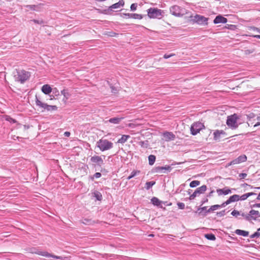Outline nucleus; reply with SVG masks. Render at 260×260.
Returning a JSON list of instances; mask_svg holds the SVG:
<instances>
[{"instance_id":"c9c22d12","label":"nucleus","mask_w":260,"mask_h":260,"mask_svg":"<svg viewBox=\"0 0 260 260\" xmlns=\"http://www.w3.org/2000/svg\"><path fill=\"white\" fill-rule=\"evenodd\" d=\"M200 184V181L198 180H193L190 183L189 186L190 187H195Z\"/></svg>"},{"instance_id":"c85d7f7f","label":"nucleus","mask_w":260,"mask_h":260,"mask_svg":"<svg viewBox=\"0 0 260 260\" xmlns=\"http://www.w3.org/2000/svg\"><path fill=\"white\" fill-rule=\"evenodd\" d=\"M156 157L154 155H150L148 156V161H149V165L150 166L153 165L155 161Z\"/></svg>"},{"instance_id":"72a5a7b5","label":"nucleus","mask_w":260,"mask_h":260,"mask_svg":"<svg viewBox=\"0 0 260 260\" xmlns=\"http://www.w3.org/2000/svg\"><path fill=\"white\" fill-rule=\"evenodd\" d=\"M81 222L84 224H88V225L92 224L94 223V222L93 221H92L91 219H87V218H85V219H83L81 221Z\"/></svg>"},{"instance_id":"7c9ffc66","label":"nucleus","mask_w":260,"mask_h":260,"mask_svg":"<svg viewBox=\"0 0 260 260\" xmlns=\"http://www.w3.org/2000/svg\"><path fill=\"white\" fill-rule=\"evenodd\" d=\"M205 237L209 240L214 241L216 239L215 236L213 234H207L205 235Z\"/></svg>"},{"instance_id":"b1692460","label":"nucleus","mask_w":260,"mask_h":260,"mask_svg":"<svg viewBox=\"0 0 260 260\" xmlns=\"http://www.w3.org/2000/svg\"><path fill=\"white\" fill-rule=\"evenodd\" d=\"M43 5V4H40L38 5H28L25 6V7L26 8H28L30 10H34V11H39V9L40 8V6Z\"/></svg>"},{"instance_id":"bb28decb","label":"nucleus","mask_w":260,"mask_h":260,"mask_svg":"<svg viewBox=\"0 0 260 260\" xmlns=\"http://www.w3.org/2000/svg\"><path fill=\"white\" fill-rule=\"evenodd\" d=\"M93 196L96 198V200L99 201H101L103 199L102 193L98 191H95L93 192Z\"/></svg>"},{"instance_id":"f8f14e48","label":"nucleus","mask_w":260,"mask_h":260,"mask_svg":"<svg viewBox=\"0 0 260 260\" xmlns=\"http://www.w3.org/2000/svg\"><path fill=\"white\" fill-rule=\"evenodd\" d=\"M124 5V1L120 0L118 3L113 4L111 6L109 7L108 9L107 10H106L105 11H107V13H109L110 12L112 11L113 9L119 8L120 7L123 6Z\"/></svg>"},{"instance_id":"9d476101","label":"nucleus","mask_w":260,"mask_h":260,"mask_svg":"<svg viewBox=\"0 0 260 260\" xmlns=\"http://www.w3.org/2000/svg\"><path fill=\"white\" fill-rule=\"evenodd\" d=\"M30 77V73L24 70H22L17 72V80L20 81L21 83H24L25 81L28 80Z\"/></svg>"},{"instance_id":"e433bc0d","label":"nucleus","mask_w":260,"mask_h":260,"mask_svg":"<svg viewBox=\"0 0 260 260\" xmlns=\"http://www.w3.org/2000/svg\"><path fill=\"white\" fill-rule=\"evenodd\" d=\"M239 163L245 162L247 160V156L245 155H241L237 157Z\"/></svg>"},{"instance_id":"8fccbe9b","label":"nucleus","mask_w":260,"mask_h":260,"mask_svg":"<svg viewBox=\"0 0 260 260\" xmlns=\"http://www.w3.org/2000/svg\"><path fill=\"white\" fill-rule=\"evenodd\" d=\"M256 119L257 120V122L254 125V127H256L260 125V114L259 116L256 117Z\"/></svg>"},{"instance_id":"7ed1b4c3","label":"nucleus","mask_w":260,"mask_h":260,"mask_svg":"<svg viewBox=\"0 0 260 260\" xmlns=\"http://www.w3.org/2000/svg\"><path fill=\"white\" fill-rule=\"evenodd\" d=\"M148 16L150 18L161 19L164 16L163 10L155 8H150L147 10Z\"/></svg>"},{"instance_id":"de8ad7c7","label":"nucleus","mask_w":260,"mask_h":260,"mask_svg":"<svg viewBox=\"0 0 260 260\" xmlns=\"http://www.w3.org/2000/svg\"><path fill=\"white\" fill-rule=\"evenodd\" d=\"M177 206L180 209H184L185 208V204L183 203L178 202L177 203Z\"/></svg>"},{"instance_id":"2f4dec72","label":"nucleus","mask_w":260,"mask_h":260,"mask_svg":"<svg viewBox=\"0 0 260 260\" xmlns=\"http://www.w3.org/2000/svg\"><path fill=\"white\" fill-rule=\"evenodd\" d=\"M139 145L142 148H147L149 146L148 141H140L139 142Z\"/></svg>"},{"instance_id":"6e6d98bb","label":"nucleus","mask_w":260,"mask_h":260,"mask_svg":"<svg viewBox=\"0 0 260 260\" xmlns=\"http://www.w3.org/2000/svg\"><path fill=\"white\" fill-rule=\"evenodd\" d=\"M174 55H175L174 54H169V55L166 54H165L164 55V58H166V59H168V58H170V57H171L172 56H173Z\"/></svg>"},{"instance_id":"5fc2aeb1","label":"nucleus","mask_w":260,"mask_h":260,"mask_svg":"<svg viewBox=\"0 0 260 260\" xmlns=\"http://www.w3.org/2000/svg\"><path fill=\"white\" fill-rule=\"evenodd\" d=\"M251 208H260V203L254 204L250 206Z\"/></svg>"},{"instance_id":"a19ab883","label":"nucleus","mask_w":260,"mask_h":260,"mask_svg":"<svg viewBox=\"0 0 260 260\" xmlns=\"http://www.w3.org/2000/svg\"><path fill=\"white\" fill-rule=\"evenodd\" d=\"M240 213H241V211H239L236 210H234L231 212V215H233V216H235V217L237 218L238 215H240Z\"/></svg>"},{"instance_id":"5701e85b","label":"nucleus","mask_w":260,"mask_h":260,"mask_svg":"<svg viewBox=\"0 0 260 260\" xmlns=\"http://www.w3.org/2000/svg\"><path fill=\"white\" fill-rule=\"evenodd\" d=\"M123 119V117H113L110 119H109L108 121H106L107 122L108 121L110 123H113V124H118L120 123V122Z\"/></svg>"},{"instance_id":"79ce46f5","label":"nucleus","mask_w":260,"mask_h":260,"mask_svg":"<svg viewBox=\"0 0 260 260\" xmlns=\"http://www.w3.org/2000/svg\"><path fill=\"white\" fill-rule=\"evenodd\" d=\"M107 83L109 85L110 88L111 89V91L112 93H116L117 92V89L112 84H111L108 81H107Z\"/></svg>"},{"instance_id":"864d4df0","label":"nucleus","mask_w":260,"mask_h":260,"mask_svg":"<svg viewBox=\"0 0 260 260\" xmlns=\"http://www.w3.org/2000/svg\"><path fill=\"white\" fill-rule=\"evenodd\" d=\"M32 21L34 23L39 24H42L44 23L43 21H42V20H36V19H33Z\"/></svg>"},{"instance_id":"393cba45","label":"nucleus","mask_w":260,"mask_h":260,"mask_svg":"<svg viewBox=\"0 0 260 260\" xmlns=\"http://www.w3.org/2000/svg\"><path fill=\"white\" fill-rule=\"evenodd\" d=\"M235 233L238 235L242 236L243 237H247L249 235V232L239 229L235 230Z\"/></svg>"},{"instance_id":"49530a36","label":"nucleus","mask_w":260,"mask_h":260,"mask_svg":"<svg viewBox=\"0 0 260 260\" xmlns=\"http://www.w3.org/2000/svg\"><path fill=\"white\" fill-rule=\"evenodd\" d=\"M137 6L138 5L137 3L132 4L130 7L131 10L133 11H135L137 9Z\"/></svg>"},{"instance_id":"aec40b11","label":"nucleus","mask_w":260,"mask_h":260,"mask_svg":"<svg viewBox=\"0 0 260 260\" xmlns=\"http://www.w3.org/2000/svg\"><path fill=\"white\" fill-rule=\"evenodd\" d=\"M42 91L45 94H49L52 91V88L48 84L44 85L41 88Z\"/></svg>"},{"instance_id":"6ab92c4d","label":"nucleus","mask_w":260,"mask_h":260,"mask_svg":"<svg viewBox=\"0 0 260 260\" xmlns=\"http://www.w3.org/2000/svg\"><path fill=\"white\" fill-rule=\"evenodd\" d=\"M216 192L218 196H221L222 194L226 195L231 192V190L226 187H224L222 189H217L216 190Z\"/></svg>"},{"instance_id":"338daca9","label":"nucleus","mask_w":260,"mask_h":260,"mask_svg":"<svg viewBox=\"0 0 260 260\" xmlns=\"http://www.w3.org/2000/svg\"><path fill=\"white\" fill-rule=\"evenodd\" d=\"M162 204H164L165 205H166V206H170L172 205V203H169V204H168V202H163V203Z\"/></svg>"},{"instance_id":"052dcab7","label":"nucleus","mask_w":260,"mask_h":260,"mask_svg":"<svg viewBox=\"0 0 260 260\" xmlns=\"http://www.w3.org/2000/svg\"><path fill=\"white\" fill-rule=\"evenodd\" d=\"M227 205L225 204V202H223L222 204H221V205H218V206H219V208H223V207H225Z\"/></svg>"},{"instance_id":"9b49d317","label":"nucleus","mask_w":260,"mask_h":260,"mask_svg":"<svg viewBox=\"0 0 260 260\" xmlns=\"http://www.w3.org/2000/svg\"><path fill=\"white\" fill-rule=\"evenodd\" d=\"M206 189L207 186L206 185H203L201 187L197 188L194 192L190 196L189 199L190 200H193L198 196V194L204 193Z\"/></svg>"},{"instance_id":"dca6fc26","label":"nucleus","mask_w":260,"mask_h":260,"mask_svg":"<svg viewBox=\"0 0 260 260\" xmlns=\"http://www.w3.org/2000/svg\"><path fill=\"white\" fill-rule=\"evenodd\" d=\"M121 15L123 17H128L134 19H142L143 18L142 15L137 13H122Z\"/></svg>"},{"instance_id":"f3484780","label":"nucleus","mask_w":260,"mask_h":260,"mask_svg":"<svg viewBox=\"0 0 260 260\" xmlns=\"http://www.w3.org/2000/svg\"><path fill=\"white\" fill-rule=\"evenodd\" d=\"M228 21V19L222 16V15H219L217 16L213 20L214 24H218L220 23H226Z\"/></svg>"},{"instance_id":"ea45409f","label":"nucleus","mask_w":260,"mask_h":260,"mask_svg":"<svg viewBox=\"0 0 260 260\" xmlns=\"http://www.w3.org/2000/svg\"><path fill=\"white\" fill-rule=\"evenodd\" d=\"M259 237H260V233L259 232V231H257V232H255L254 233L250 236V238L251 239L257 238Z\"/></svg>"},{"instance_id":"774afa93","label":"nucleus","mask_w":260,"mask_h":260,"mask_svg":"<svg viewBox=\"0 0 260 260\" xmlns=\"http://www.w3.org/2000/svg\"><path fill=\"white\" fill-rule=\"evenodd\" d=\"M214 192V190H212L208 195V197H210L212 196V193Z\"/></svg>"},{"instance_id":"4468645a","label":"nucleus","mask_w":260,"mask_h":260,"mask_svg":"<svg viewBox=\"0 0 260 260\" xmlns=\"http://www.w3.org/2000/svg\"><path fill=\"white\" fill-rule=\"evenodd\" d=\"M249 215H250V221L252 220H256L257 217H260V212L258 210L251 209L249 212Z\"/></svg>"},{"instance_id":"4d7b16f0","label":"nucleus","mask_w":260,"mask_h":260,"mask_svg":"<svg viewBox=\"0 0 260 260\" xmlns=\"http://www.w3.org/2000/svg\"><path fill=\"white\" fill-rule=\"evenodd\" d=\"M102 176V174L100 172H96L94 174V177H95V178H99L101 177Z\"/></svg>"},{"instance_id":"680f3d73","label":"nucleus","mask_w":260,"mask_h":260,"mask_svg":"<svg viewBox=\"0 0 260 260\" xmlns=\"http://www.w3.org/2000/svg\"><path fill=\"white\" fill-rule=\"evenodd\" d=\"M53 92L56 95L59 94V91L56 89V88L54 89Z\"/></svg>"},{"instance_id":"1a4fd4ad","label":"nucleus","mask_w":260,"mask_h":260,"mask_svg":"<svg viewBox=\"0 0 260 260\" xmlns=\"http://www.w3.org/2000/svg\"><path fill=\"white\" fill-rule=\"evenodd\" d=\"M204 128H205V126L203 123L200 122H195L191 126V134L194 136L196 135Z\"/></svg>"},{"instance_id":"4c0bfd02","label":"nucleus","mask_w":260,"mask_h":260,"mask_svg":"<svg viewBox=\"0 0 260 260\" xmlns=\"http://www.w3.org/2000/svg\"><path fill=\"white\" fill-rule=\"evenodd\" d=\"M240 215H241L245 220L250 222V215H249V213L245 214L244 213L241 212Z\"/></svg>"},{"instance_id":"39448f33","label":"nucleus","mask_w":260,"mask_h":260,"mask_svg":"<svg viewBox=\"0 0 260 260\" xmlns=\"http://www.w3.org/2000/svg\"><path fill=\"white\" fill-rule=\"evenodd\" d=\"M238 119V116L236 114L229 116L226 120L227 125L232 129H236L239 126V124L237 122Z\"/></svg>"},{"instance_id":"09e8293b","label":"nucleus","mask_w":260,"mask_h":260,"mask_svg":"<svg viewBox=\"0 0 260 260\" xmlns=\"http://www.w3.org/2000/svg\"><path fill=\"white\" fill-rule=\"evenodd\" d=\"M247 117L248 120L250 121L251 119L254 118L255 117V114L254 113H251L247 115Z\"/></svg>"},{"instance_id":"ddd939ff","label":"nucleus","mask_w":260,"mask_h":260,"mask_svg":"<svg viewBox=\"0 0 260 260\" xmlns=\"http://www.w3.org/2000/svg\"><path fill=\"white\" fill-rule=\"evenodd\" d=\"M31 252L38 254L40 255L44 256H46V257H52L55 258L56 259H59V258H60V256H56V255H52V254L49 253L47 252L41 251H40V250H32Z\"/></svg>"},{"instance_id":"a18cd8bd","label":"nucleus","mask_w":260,"mask_h":260,"mask_svg":"<svg viewBox=\"0 0 260 260\" xmlns=\"http://www.w3.org/2000/svg\"><path fill=\"white\" fill-rule=\"evenodd\" d=\"M225 214V210H223L216 213V215L219 217L223 216Z\"/></svg>"},{"instance_id":"603ef678","label":"nucleus","mask_w":260,"mask_h":260,"mask_svg":"<svg viewBox=\"0 0 260 260\" xmlns=\"http://www.w3.org/2000/svg\"><path fill=\"white\" fill-rule=\"evenodd\" d=\"M247 176V174L246 173H240L239 175L240 179H244L245 177H246Z\"/></svg>"},{"instance_id":"f704fd0d","label":"nucleus","mask_w":260,"mask_h":260,"mask_svg":"<svg viewBox=\"0 0 260 260\" xmlns=\"http://www.w3.org/2000/svg\"><path fill=\"white\" fill-rule=\"evenodd\" d=\"M207 207H200L198 209L197 212H198V213L199 215H202L203 216V214L204 212L206 211L207 210Z\"/></svg>"},{"instance_id":"f03ea898","label":"nucleus","mask_w":260,"mask_h":260,"mask_svg":"<svg viewBox=\"0 0 260 260\" xmlns=\"http://www.w3.org/2000/svg\"><path fill=\"white\" fill-rule=\"evenodd\" d=\"M96 146L102 151L110 150L113 147V143L107 139H101L96 142Z\"/></svg>"},{"instance_id":"423d86ee","label":"nucleus","mask_w":260,"mask_h":260,"mask_svg":"<svg viewBox=\"0 0 260 260\" xmlns=\"http://www.w3.org/2000/svg\"><path fill=\"white\" fill-rule=\"evenodd\" d=\"M36 104L37 106H38L40 108H41L42 109V112H43L45 110L50 111H55L57 109V107L56 106L49 105L46 103H42L37 98V96L36 100Z\"/></svg>"},{"instance_id":"0e129e2a","label":"nucleus","mask_w":260,"mask_h":260,"mask_svg":"<svg viewBox=\"0 0 260 260\" xmlns=\"http://www.w3.org/2000/svg\"><path fill=\"white\" fill-rule=\"evenodd\" d=\"M225 203V204L228 205L229 204H230V203H231V201L230 200V199L229 198L228 200H227L225 202H224Z\"/></svg>"},{"instance_id":"f257e3e1","label":"nucleus","mask_w":260,"mask_h":260,"mask_svg":"<svg viewBox=\"0 0 260 260\" xmlns=\"http://www.w3.org/2000/svg\"><path fill=\"white\" fill-rule=\"evenodd\" d=\"M170 13L176 17H181L188 14L189 11L186 9L177 5H174L170 8Z\"/></svg>"},{"instance_id":"e2e57ef3","label":"nucleus","mask_w":260,"mask_h":260,"mask_svg":"<svg viewBox=\"0 0 260 260\" xmlns=\"http://www.w3.org/2000/svg\"><path fill=\"white\" fill-rule=\"evenodd\" d=\"M70 133L69 132H66L64 134V135L66 137H69L70 136Z\"/></svg>"},{"instance_id":"13d9d810","label":"nucleus","mask_w":260,"mask_h":260,"mask_svg":"<svg viewBox=\"0 0 260 260\" xmlns=\"http://www.w3.org/2000/svg\"><path fill=\"white\" fill-rule=\"evenodd\" d=\"M236 27V26L235 25H228V27H226L231 30H234Z\"/></svg>"},{"instance_id":"3c124183","label":"nucleus","mask_w":260,"mask_h":260,"mask_svg":"<svg viewBox=\"0 0 260 260\" xmlns=\"http://www.w3.org/2000/svg\"><path fill=\"white\" fill-rule=\"evenodd\" d=\"M248 198V196L247 195V193L244 194L242 195L241 196H240V200H245Z\"/></svg>"},{"instance_id":"4be33fe9","label":"nucleus","mask_w":260,"mask_h":260,"mask_svg":"<svg viewBox=\"0 0 260 260\" xmlns=\"http://www.w3.org/2000/svg\"><path fill=\"white\" fill-rule=\"evenodd\" d=\"M219 209V206H218V205H214L213 206H211L206 211L204 212L203 214V216H205L207 215V214L209 213H211L214 212L215 210H217Z\"/></svg>"},{"instance_id":"473e14b6","label":"nucleus","mask_w":260,"mask_h":260,"mask_svg":"<svg viewBox=\"0 0 260 260\" xmlns=\"http://www.w3.org/2000/svg\"><path fill=\"white\" fill-rule=\"evenodd\" d=\"M231 202H234L240 200V196L238 194H234L229 198Z\"/></svg>"},{"instance_id":"a878e982","label":"nucleus","mask_w":260,"mask_h":260,"mask_svg":"<svg viewBox=\"0 0 260 260\" xmlns=\"http://www.w3.org/2000/svg\"><path fill=\"white\" fill-rule=\"evenodd\" d=\"M130 138L129 135H123L120 139L117 141L118 143L123 144Z\"/></svg>"},{"instance_id":"a211bd4d","label":"nucleus","mask_w":260,"mask_h":260,"mask_svg":"<svg viewBox=\"0 0 260 260\" xmlns=\"http://www.w3.org/2000/svg\"><path fill=\"white\" fill-rule=\"evenodd\" d=\"M151 203L154 206L158 207L160 208H163V207L162 206V203H163V201L159 200L156 197H153L151 199ZM164 209H165V208L164 207Z\"/></svg>"},{"instance_id":"2eb2a0df","label":"nucleus","mask_w":260,"mask_h":260,"mask_svg":"<svg viewBox=\"0 0 260 260\" xmlns=\"http://www.w3.org/2000/svg\"><path fill=\"white\" fill-rule=\"evenodd\" d=\"M162 136L165 139V140L166 141H170L171 140H174L176 136L175 135L172 133L170 132H165L162 134Z\"/></svg>"},{"instance_id":"bf43d9fd","label":"nucleus","mask_w":260,"mask_h":260,"mask_svg":"<svg viewBox=\"0 0 260 260\" xmlns=\"http://www.w3.org/2000/svg\"><path fill=\"white\" fill-rule=\"evenodd\" d=\"M208 201V199L207 198L203 199L201 201V205H203L205 203H207Z\"/></svg>"},{"instance_id":"6e6552de","label":"nucleus","mask_w":260,"mask_h":260,"mask_svg":"<svg viewBox=\"0 0 260 260\" xmlns=\"http://www.w3.org/2000/svg\"><path fill=\"white\" fill-rule=\"evenodd\" d=\"M105 155H94L90 158V161L92 163V165L96 168V167H101L104 164L103 158L105 159Z\"/></svg>"},{"instance_id":"412c9836","label":"nucleus","mask_w":260,"mask_h":260,"mask_svg":"<svg viewBox=\"0 0 260 260\" xmlns=\"http://www.w3.org/2000/svg\"><path fill=\"white\" fill-rule=\"evenodd\" d=\"M225 134V132L222 130H216L214 133V139L215 140H219L220 138L221 135Z\"/></svg>"},{"instance_id":"58836bf2","label":"nucleus","mask_w":260,"mask_h":260,"mask_svg":"<svg viewBox=\"0 0 260 260\" xmlns=\"http://www.w3.org/2000/svg\"><path fill=\"white\" fill-rule=\"evenodd\" d=\"M61 93L63 95L64 98H66V99H68L70 96L69 93L68 92V90L67 89H63L61 91Z\"/></svg>"},{"instance_id":"c756f323","label":"nucleus","mask_w":260,"mask_h":260,"mask_svg":"<svg viewBox=\"0 0 260 260\" xmlns=\"http://www.w3.org/2000/svg\"><path fill=\"white\" fill-rule=\"evenodd\" d=\"M155 184V182L154 181L147 182L145 183V188L147 190H149L150 188H151L154 184Z\"/></svg>"},{"instance_id":"cd10ccee","label":"nucleus","mask_w":260,"mask_h":260,"mask_svg":"<svg viewBox=\"0 0 260 260\" xmlns=\"http://www.w3.org/2000/svg\"><path fill=\"white\" fill-rule=\"evenodd\" d=\"M140 173V171L139 170H133L131 175L127 178V180H130L132 178L135 177L136 176L139 175Z\"/></svg>"},{"instance_id":"37998d69","label":"nucleus","mask_w":260,"mask_h":260,"mask_svg":"<svg viewBox=\"0 0 260 260\" xmlns=\"http://www.w3.org/2000/svg\"><path fill=\"white\" fill-rule=\"evenodd\" d=\"M238 164H240V163L237 158L233 160L232 161H231L230 163H229L228 166H230Z\"/></svg>"},{"instance_id":"69168bd1","label":"nucleus","mask_w":260,"mask_h":260,"mask_svg":"<svg viewBox=\"0 0 260 260\" xmlns=\"http://www.w3.org/2000/svg\"><path fill=\"white\" fill-rule=\"evenodd\" d=\"M247 193V195H248V197H249L250 196L256 194V193H255L254 192H248V193Z\"/></svg>"},{"instance_id":"0eeeda50","label":"nucleus","mask_w":260,"mask_h":260,"mask_svg":"<svg viewBox=\"0 0 260 260\" xmlns=\"http://www.w3.org/2000/svg\"><path fill=\"white\" fill-rule=\"evenodd\" d=\"M180 163H173L171 165H166L164 167H156L153 168L152 170V173H167L171 171L172 169V166H175L176 164H180Z\"/></svg>"},{"instance_id":"c03bdc74","label":"nucleus","mask_w":260,"mask_h":260,"mask_svg":"<svg viewBox=\"0 0 260 260\" xmlns=\"http://www.w3.org/2000/svg\"><path fill=\"white\" fill-rule=\"evenodd\" d=\"M6 120L8 121H9L11 123H15L17 122L15 119L12 118L10 116H7Z\"/></svg>"},{"instance_id":"20e7f679","label":"nucleus","mask_w":260,"mask_h":260,"mask_svg":"<svg viewBox=\"0 0 260 260\" xmlns=\"http://www.w3.org/2000/svg\"><path fill=\"white\" fill-rule=\"evenodd\" d=\"M191 18L190 21L192 23H197L200 25H207L208 24V18L205 17L204 16L196 14L194 16H190Z\"/></svg>"}]
</instances>
